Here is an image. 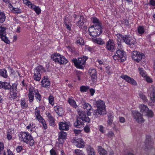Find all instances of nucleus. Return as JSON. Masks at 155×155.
Wrapping results in <instances>:
<instances>
[{"label": "nucleus", "mask_w": 155, "mask_h": 155, "mask_svg": "<svg viewBox=\"0 0 155 155\" xmlns=\"http://www.w3.org/2000/svg\"><path fill=\"white\" fill-rule=\"evenodd\" d=\"M79 119H77L76 122L74 124V126L78 128H80L83 126V121L89 123L90 119L88 116H86L84 112H78Z\"/></svg>", "instance_id": "f257e3e1"}, {"label": "nucleus", "mask_w": 155, "mask_h": 155, "mask_svg": "<svg viewBox=\"0 0 155 155\" xmlns=\"http://www.w3.org/2000/svg\"><path fill=\"white\" fill-rule=\"evenodd\" d=\"M20 140L21 141L25 142L32 146L34 143V140L31 135L28 133L21 132L19 135Z\"/></svg>", "instance_id": "f03ea898"}, {"label": "nucleus", "mask_w": 155, "mask_h": 155, "mask_svg": "<svg viewBox=\"0 0 155 155\" xmlns=\"http://www.w3.org/2000/svg\"><path fill=\"white\" fill-rule=\"evenodd\" d=\"M88 30L89 35L94 38L99 36L102 32L101 25H98L91 26Z\"/></svg>", "instance_id": "7ed1b4c3"}, {"label": "nucleus", "mask_w": 155, "mask_h": 155, "mask_svg": "<svg viewBox=\"0 0 155 155\" xmlns=\"http://www.w3.org/2000/svg\"><path fill=\"white\" fill-rule=\"evenodd\" d=\"M51 57L55 62L60 64H65L68 62V61L64 56L59 53H55L52 55Z\"/></svg>", "instance_id": "20e7f679"}, {"label": "nucleus", "mask_w": 155, "mask_h": 155, "mask_svg": "<svg viewBox=\"0 0 155 155\" xmlns=\"http://www.w3.org/2000/svg\"><path fill=\"white\" fill-rule=\"evenodd\" d=\"M113 58L114 60L120 62H124L126 59L125 52L123 50L120 49L117 51L116 54L113 56Z\"/></svg>", "instance_id": "39448f33"}, {"label": "nucleus", "mask_w": 155, "mask_h": 155, "mask_svg": "<svg viewBox=\"0 0 155 155\" xmlns=\"http://www.w3.org/2000/svg\"><path fill=\"white\" fill-rule=\"evenodd\" d=\"M88 58L86 56H83L82 58H80L78 60L74 59L72 60L75 66L77 68L82 69L85 66V63Z\"/></svg>", "instance_id": "423d86ee"}, {"label": "nucleus", "mask_w": 155, "mask_h": 155, "mask_svg": "<svg viewBox=\"0 0 155 155\" xmlns=\"http://www.w3.org/2000/svg\"><path fill=\"white\" fill-rule=\"evenodd\" d=\"M45 72L44 68L41 66H38L35 70L33 76L34 79L37 81L41 79V73Z\"/></svg>", "instance_id": "0eeeda50"}, {"label": "nucleus", "mask_w": 155, "mask_h": 155, "mask_svg": "<svg viewBox=\"0 0 155 155\" xmlns=\"http://www.w3.org/2000/svg\"><path fill=\"white\" fill-rule=\"evenodd\" d=\"M95 104L97 107L96 113L99 114H103L105 111V107L104 101L99 100L95 101Z\"/></svg>", "instance_id": "6e6552de"}, {"label": "nucleus", "mask_w": 155, "mask_h": 155, "mask_svg": "<svg viewBox=\"0 0 155 155\" xmlns=\"http://www.w3.org/2000/svg\"><path fill=\"white\" fill-rule=\"evenodd\" d=\"M23 2L24 4L35 11L37 15H38L41 13V9L38 6L31 3L28 0H23Z\"/></svg>", "instance_id": "1a4fd4ad"}, {"label": "nucleus", "mask_w": 155, "mask_h": 155, "mask_svg": "<svg viewBox=\"0 0 155 155\" xmlns=\"http://www.w3.org/2000/svg\"><path fill=\"white\" fill-rule=\"evenodd\" d=\"M145 58V55L143 54H140V53L137 51H134L132 55V58L133 59L138 62L141 59H144Z\"/></svg>", "instance_id": "9d476101"}, {"label": "nucleus", "mask_w": 155, "mask_h": 155, "mask_svg": "<svg viewBox=\"0 0 155 155\" xmlns=\"http://www.w3.org/2000/svg\"><path fill=\"white\" fill-rule=\"evenodd\" d=\"M125 40L124 41L125 42L127 45H129V47L131 48H135L136 46L137 42L135 39H130L129 35H127L125 37Z\"/></svg>", "instance_id": "9b49d317"}, {"label": "nucleus", "mask_w": 155, "mask_h": 155, "mask_svg": "<svg viewBox=\"0 0 155 155\" xmlns=\"http://www.w3.org/2000/svg\"><path fill=\"white\" fill-rule=\"evenodd\" d=\"M153 143V142L151 139V136L149 135L146 136L145 142V147L148 149L151 148L152 147Z\"/></svg>", "instance_id": "f8f14e48"}, {"label": "nucleus", "mask_w": 155, "mask_h": 155, "mask_svg": "<svg viewBox=\"0 0 155 155\" xmlns=\"http://www.w3.org/2000/svg\"><path fill=\"white\" fill-rule=\"evenodd\" d=\"M134 117L136 121L139 123H143L144 120L142 117V115L139 112L137 111L134 112Z\"/></svg>", "instance_id": "ddd939ff"}, {"label": "nucleus", "mask_w": 155, "mask_h": 155, "mask_svg": "<svg viewBox=\"0 0 155 155\" xmlns=\"http://www.w3.org/2000/svg\"><path fill=\"white\" fill-rule=\"evenodd\" d=\"M120 77L132 85H136L137 84L136 82L133 78L126 75H122L120 76Z\"/></svg>", "instance_id": "4468645a"}, {"label": "nucleus", "mask_w": 155, "mask_h": 155, "mask_svg": "<svg viewBox=\"0 0 155 155\" xmlns=\"http://www.w3.org/2000/svg\"><path fill=\"white\" fill-rule=\"evenodd\" d=\"M89 73L90 74L93 81V83H95L96 80V71L94 68H90L89 70Z\"/></svg>", "instance_id": "2eb2a0df"}, {"label": "nucleus", "mask_w": 155, "mask_h": 155, "mask_svg": "<svg viewBox=\"0 0 155 155\" xmlns=\"http://www.w3.org/2000/svg\"><path fill=\"white\" fill-rule=\"evenodd\" d=\"M70 123L65 121L61 122L59 123V129L60 130H68L69 129Z\"/></svg>", "instance_id": "dca6fc26"}, {"label": "nucleus", "mask_w": 155, "mask_h": 155, "mask_svg": "<svg viewBox=\"0 0 155 155\" xmlns=\"http://www.w3.org/2000/svg\"><path fill=\"white\" fill-rule=\"evenodd\" d=\"M107 49L111 52H114L115 50L114 42L112 39H110L107 42Z\"/></svg>", "instance_id": "f3484780"}, {"label": "nucleus", "mask_w": 155, "mask_h": 155, "mask_svg": "<svg viewBox=\"0 0 155 155\" xmlns=\"http://www.w3.org/2000/svg\"><path fill=\"white\" fill-rule=\"evenodd\" d=\"M73 143L77 147L79 148H83L84 146V141L81 138L75 140L73 141Z\"/></svg>", "instance_id": "a211bd4d"}, {"label": "nucleus", "mask_w": 155, "mask_h": 155, "mask_svg": "<svg viewBox=\"0 0 155 155\" xmlns=\"http://www.w3.org/2000/svg\"><path fill=\"white\" fill-rule=\"evenodd\" d=\"M34 91L35 88L33 87H31L29 88L28 97L29 99V101L30 103L32 102L34 100Z\"/></svg>", "instance_id": "6ab92c4d"}, {"label": "nucleus", "mask_w": 155, "mask_h": 155, "mask_svg": "<svg viewBox=\"0 0 155 155\" xmlns=\"http://www.w3.org/2000/svg\"><path fill=\"white\" fill-rule=\"evenodd\" d=\"M86 22V20L83 16L79 17L78 20L76 22L77 25L80 28H82Z\"/></svg>", "instance_id": "aec40b11"}, {"label": "nucleus", "mask_w": 155, "mask_h": 155, "mask_svg": "<svg viewBox=\"0 0 155 155\" xmlns=\"http://www.w3.org/2000/svg\"><path fill=\"white\" fill-rule=\"evenodd\" d=\"M83 108L84 110H86L87 111V115H91V113L90 111L92 110V109L91 106L89 104L86 103L83 105Z\"/></svg>", "instance_id": "412c9836"}, {"label": "nucleus", "mask_w": 155, "mask_h": 155, "mask_svg": "<svg viewBox=\"0 0 155 155\" xmlns=\"http://www.w3.org/2000/svg\"><path fill=\"white\" fill-rule=\"evenodd\" d=\"M127 35H124L120 34H117L116 35V36L118 42H124V41L125 40V37L127 36Z\"/></svg>", "instance_id": "4be33fe9"}, {"label": "nucleus", "mask_w": 155, "mask_h": 155, "mask_svg": "<svg viewBox=\"0 0 155 155\" xmlns=\"http://www.w3.org/2000/svg\"><path fill=\"white\" fill-rule=\"evenodd\" d=\"M54 110L59 116H61L64 112L63 108L60 106L57 105L54 106Z\"/></svg>", "instance_id": "5701e85b"}, {"label": "nucleus", "mask_w": 155, "mask_h": 155, "mask_svg": "<svg viewBox=\"0 0 155 155\" xmlns=\"http://www.w3.org/2000/svg\"><path fill=\"white\" fill-rule=\"evenodd\" d=\"M42 87H47L50 85V82L47 78L44 77L41 82Z\"/></svg>", "instance_id": "b1692460"}, {"label": "nucleus", "mask_w": 155, "mask_h": 155, "mask_svg": "<svg viewBox=\"0 0 155 155\" xmlns=\"http://www.w3.org/2000/svg\"><path fill=\"white\" fill-rule=\"evenodd\" d=\"M87 155H95V153L94 149L90 146L86 148Z\"/></svg>", "instance_id": "393cba45"}, {"label": "nucleus", "mask_w": 155, "mask_h": 155, "mask_svg": "<svg viewBox=\"0 0 155 155\" xmlns=\"http://www.w3.org/2000/svg\"><path fill=\"white\" fill-rule=\"evenodd\" d=\"M150 94V99L152 102L155 104V87H152Z\"/></svg>", "instance_id": "a878e982"}, {"label": "nucleus", "mask_w": 155, "mask_h": 155, "mask_svg": "<svg viewBox=\"0 0 155 155\" xmlns=\"http://www.w3.org/2000/svg\"><path fill=\"white\" fill-rule=\"evenodd\" d=\"M68 103L71 106L75 109L77 108L78 107V106L76 104V102L74 100L72 99V97H70L69 98Z\"/></svg>", "instance_id": "bb28decb"}, {"label": "nucleus", "mask_w": 155, "mask_h": 155, "mask_svg": "<svg viewBox=\"0 0 155 155\" xmlns=\"http://www.w3.org/2000/svg\"><path fill=\"white\" fill-rule=\"evenodd\" d=\"M18 91L16 90V89L12 90L10 92V95L9 96V97L10 98H12L14 99L16 98Z\"/></svg>", "instance_id": "cd10ccee"}, {"label": "nucleus", "mask_w": 155, "mask_h": 155, "mask_svg": "<svg viewBox=\"0 0 155 155\" xmlns=\"http://www.w3.org/2000/svg\"><path fill=\"white\" fill-rule=\"evenodd\" d=\"M67 136L66 133L65 132L61 131L59 133V140L60 141L61 140H62V141L61 143H62L63 140L65 139Z\"/></svg>", "instance_id": "c85d7f7f"}, {"label": "nucleus", "mask_w": 155, "mask_h": 155, "mask_svg": "<svg viewBox=\"0 0 155 155\" xmlns=\"http://www.w3.org/2000/svg\"><path fill=\"white\" fill-rule=\"evenodd\" d=\"M38 121L42 124L44 129H46L47 128V126L45 120L41 117L37 119Z\"/></svg>", "instance_id": "c756f323"}, {"label": "nucleus", "mask_w": 155, "mask_h": 155, "mask_svg": "<svg viewBox=\"0 0 155 155\" xmlns=\"http://www.w3.org/2000/svg\"><path fill=\"white\" fill-rule=\"evenodd\" d=\"M92 40L94 43H97L101 45H102L104 44V41L100 38H97L96 39L93 38Z\"/></svg>", "instance_id": "7c9ffc66"}, {"label": "nucleus", "mask_w": 155, "mask_h": 155, "mask_svg": "<svg viewBox=\"0 0 155 155\" xmlns=\"http://www.w3.org/2000/svg\"><path fill=\"white\" fill-rule=\"evenodd\" d=\"M34 93H35V96L37 99L38 102H39L41 99V95L39 93L38 90L37 89H35Z\"/></svg>", "instance_id": "2f4dec72"}, {"label": "nucleus", "mask_w": 155, "mask_h": 155, "mask_svg": "<svg viewBox=\"0 0 155 155\" xmlns=\"http://www.w3.org/2000/svg\"><path fill=\"white\" fill-rule=\"evenodd\" d=\"M40 108L39 107H37L35 109V118L36 119L41 117L40 114Z\"/></svg>", "instance_id": "473e14b6"}, {"label": "nucleus", "mask_w": 155, "mask_h": 155, "mask_svg": "<svg viewBox=\"0 0 155 155\" xmlns=\"http://www.w3.org/2000/svg\"><path fill=\"white\" fill-rule=\"evenodd\" d=\"M0 76L6 78L8 76L7 71L4 69H0Z\"/></svg>", "instance_id": "72a5a7b5"}, {"label": "nucleus", "mask_w": 155, "mask_h": 155, "mask_svg": "<svg viewBox=\"0 0 155 155\" xmlns=\"http://www.w3.org/2000/svg\"><path fill=\"white\" fill-rule=\"evenodd\" d=\"M76 43L80 45L84 44V41L83 39L81 37H78L76 39Z\"/></svg>", "instance_id": "f704fd0d"}, {"label": "nucleus", "mask_w": 155, "mask_h": 155, "mask_svg": "<svg viewBox=\"0 0 155 155\" xmlns=\"http://www.w3.org/2000/svg\"><path fill=\"white\" fill-rule=\"evenodd\" d=\"M113 113L111 111L109 114V115H108V120L107 122L108 124H111L112 123V122L113 120L114 117L113 116Z\"/></svg>", "instance_id": "c9c22d12"}, {"label": "nucleus", "mask_w": 155, "mask_h": 155, "mask_svg": "<svg viewBox=\"0 0 155 155\" xmlns=\"http://www.w3.org/2000/svg\"><path fill=\"white\" fill-rule=\"evenodd\" d=\"M6 28L5 27L0 26V36L6 35Z\"/></svg>", "instance_id": "e433bc0d"}, {"label": "nucleus", "mask_w": 155, "mask_h": 155, "mask_svg": "<svg viewBox=\"0 0 155 155\" xmlns=\"http://www.w3.org/2000/svg\"><path fill=\"white\" fill-rule=\"evenodd\" d=\"M140 111L142 112H145L148 111V108L147 106L144 104H141L139 107Z\"/></svg>", "instance_id": "4c0bfd02"}, {"label": "nucleus", "mask_w": 155, "mask_h": 155, "mask_svg": "<svg viewBox=\"0 0 155 155\" xmlns=\"http://www.w3.org/2000/svg\"><path fill=\"white\" fill-rule=\"evenodd\" d=\"M2 40L5 43L9 44L10 43V41L8 40V38L6 36V35H4L1 36H0Z\"/></svg>", "instance_id": "58836bf2"}, {"label": "nucleus", "mask_w": 155, "mask_h": 155, "mask_svg": "<svg viewBox=\"0 0 155 155\" xmlns=\"http://www.w3.org/2000/svg\"><path fill=\"white\" fill-rule=\"evenodd\" d=\"M98 150L99 153L101 155H106L107 153L106 151L102 147L98 146Z\"/></svg>", "instance_id": "ea45409f"}, {"label": "nucleus", "mask_w": 155, "mask_h": 155, "mask_svg": "<svg viewBox=\"0 0 155 155\" xmlns=\"http://www.w3.org/2000/svg\"><path fill=\"white\" fill-rule=\"evenodd\" d=\"M20 104L22 108H25L28 107V105L26 104L24 98H22L21 100Z\"/></svg>", "instance_id": "a19ab883"}, {"label": "nucleus", "mask_w": 155, "mask_h": 155, "mask_svg": "<svg viewBox=\"0 0 155 155\" xmlns=\"http://www.w3.org/2000/svg\"><path fill=\"white\" fill-rule=\"evenodd\" d=\"M35 126L34 124L32 123H30L28 125L26 128L27 129H30L31 131H34L35 130Z\"/></svg>", "instance_id": "79ce46f5"}, {"label": "nucleus", "mask_w": 155, "mask_h": 155, "mask_svg": "<svg viewBox=\"0 0 155 155\" xmlns=\"http://www.w3.org/2000/svg\"><path fill=\"white\" fill-rule=\"evenodd\" d=\"M139 73L144 78L147 75L146 72L143 70V68H138Z\"/></svg>", "instance_id": "37998d69"}, {"label": "nucleus", "mask_w": 155, "mask_h": 155, "mask_svg": "<svg viewBox=\"0 0 155 155\" xmlns=\"http://www.w3.org/2000/svg\"><path fill=\"white\" fill-rule=\"evenodd\" d=\"M74 153L76 155H85L83 151L79 149L75 150Z\"/></svg>", "instance_id": "c03bdc74"}, {"label": "nucleus", "mask_w": 155, "mask_h": 155, "mask_svg": "<svg viewBox=\"0 0 155 155\" xmlns=\"http://www.w3.org/2000/svg\"><path fill=\"white\" fill-rule=\"evenodd\" d=\"M91 20L93 21V23L94 24V25H101L99 20L97 18L93 17L91 18Z\"/></svg>", "instance_id": "a18cd8bd"}, {"label": "nucleus", "mask_w": 155, "mask_h": 155, "mask_svg": "<svg viewBox=\"0 0 155 155\" xmlns=\"http://www.w3.org/2000/svg\"><path fill=\"white\" fill-rule=\"evenodd\" d=\"M12 12L14 13L19 14L21 12L22 10L21 9L19 8H14Z\"/></svg>", "instance_id": "49530a36"}, {"label": "nucleus", "mask_w": 155, "mask_h": 155, "mask_svg": "<svg viewBox=\"0 0 155 155\" xmlns=\"http://www.w3.org/2000/svg\"><path fill=\"white\" fill-rule=\"evenodd\" d=\"M138 33L141 34H143L144 32V28L143 26H139L138 27Z\"/></svg>", "instance_id": "de8ad7c7"}, {"label": "nucleus", "mask_w": 155, "mask_h": 155, "mask_svg": "<svg viewBox=\"0 0 155 155\" xmlns=\"http://www.w3.org/2000/svg\"><path fill=\"white\" fill-rule=\"evenodd\" d=\"M49 103L52 106L54 105V97L50 95L48 98Z\"/></svg>", "instance_id": "09e8293b"}, {"label": "nucleus", "mask_w": 155, "mask_h": 155, "mask_svg": "<svg viewBox=\"0 0 155 155\" xmlns=\"http://www.w3.org/2000/svg\"><path fill=\"white\" fill-rule=\"evenodd\" d=\"M89 89L88 87L83 86L80 87V90L82 92H84L87 91Z\"/></svg>", "instance_id": "8fccbe9b"}, {"label": "nucleus", "mask_w": 155, "mask_h": 155, "mask_svg": "<svg viewBox=\"0 0 155 155\" xmlns=\"http://www.w3.org/2000/svg\"><path fill=\"white\" fill-rule=\"evenodd\" d=\"M3 87L5 89H9L11 87V86L9 83L3 82Z\"/></svg>", "instance_id": "3c124183"}, {"label": "nucleus", "mask_w": 155, "mask_h": 155, "mask_svg": "<svg viewBox=\"0 0 155 155\" xmlns=\"http://www.w3.org/2000/svg\"><path fill=\"white\" fill-rule=\"evenodd\" d=\"M46 114L47 117L49 119L50 121L52 123H54V119L51 114L49 113H47Z\"/></svg>", "instance_id": "603ef678"}, {"label": "nucleus", "mask_w": 155, "mask_h": 155, "mask_svg": "<svg viewBox=\"0 0 155 155\" xmlns=\"http://www.w3.org/2000/svg\"><path fill=\"white\" fill-rule=\"evenodd\" d=\"M146 113H147V115L149 117H152L153 116V111L151 110H149V109H148V111Z\"/></svg>", "instance_id": "864d4df0"}, {"label": "nucleus", "mask_w": 155, "mask_h": 155, "mask_svg": "<svg viewBox=\"0 0 155 155\" xmlns=\"http://www.w3.org/2000/svg\"><path fill=\"white\" fill-rule=\"evenodd\" d=\"M139 96L144 101L146 102L147 101V99L146 96L143 94H139Z\"/></svg>", "instance_id": "5fc2aeb1"}, {"label": "nucleus", "mask_w": 155, "mask_h": 155, "mask_svg": "<svg viewBox=\"0 0 155 155\" xmlns=\"http://www.w3.org/2000/svg\"><path fill=\"white\" fill-rule=\"evenodd\" d=\"M50 155H58L57 152L53 149H52L50 151Z\"/></svg>", "instance_id": "6e6d98bb"}, {"label": "nucleus", "mask_w": 155, "mask_h": 155, "mask_svg": "<svg viewBox=\"0 0 155 155\" xmlns=\"http://www.w3.org/2000/svg\"><path fill=\"white\" fill-rule=\"evenodd\" d=\"M107 136H108V137L112 139L114 136V134L113 131H109L107 134Z\"/></svg>", "instance_id": "4d7b16f0"}, {"label": "nucleus", "mask_w": 155, "mask_h": 155, "mask_svg": "<svg viewBox=\"0 0 155 155\" xmlns=\"http://www.w3.org/2000/svg\"><path fill=\"white\" fill-rule=\"evenodd\" d=\"M85 49L86 51H89L91 52H92L93 51V49L91 47L88 45H85Z\"/></svg>", "instance_id": "13d9d810"}, {"label": "nucleus", "mask_w": 155, "mask_h": 155, "mask_svg": "<svg viewBox=\"0 0 155 155\" xmlns=\"http://www.w3.org/2000/svg\"><path fill=\"white\" fill-rule=\"evenodd\" d=\"M16 132V131L14 129L12 128L9 129L8 130V133L10 134H14Z\"/></svg>", "instance_id": "bf43d9fd"}, {"label": "nucleus", "mask_w": 155, "mask_h": 155, "mask_svg": "<svg viewBox=\"0 0 155 155\" xmlns=\"http://www.w3.org/2000/svg\"><path fill=\"white\" fill-rule=\"evenodd\" d=\"M84 130L85 132L87 133H89L90 130V127L88 126H86L84 128Z\"/></svg>", "instance_id": "052dcab7"}, {"label": "nucleus", "mask_w": 155, "mask_h": 155, "mask_svg": "<svg viewBox=\"0 0 155 155\" xmlns=\"http://www.w3.org/2000/svg\"><path fill=\"white\" fill-rule=\"evenodd\" d=\"M22 150V147L21 146H18L16 148V150L17 152H20Z\"/></svg>", "instance_id": "680f3d73"}, {"label": "nucleus", "mask_w": 155, "mask_h": 155, "mask_svg": "<svg viewBox=\"0 0 155 155\" xmlns=\"http://www.w3.org/2000/svg\"><path fill=\"white\" fill-rule=\"evenodd\" d=\"M144 78L146 81L148 82L151 83L152 82L151 78L147 75Z\"/></svg>", "instance_id": "e2e57ef3"}, {"label": "nucleus", "mask_w": 155, "mask_h": 155, "mask_svg": "<svg viewBox=\"0 0 155 155\" xmlns=\"http://www.w3.org/2000/svg\"><path fill=\"white\" fill-rule=\"evenodd\" d=\"M65 25L66 28L69 30H70L71 29V24H67L66 22H65Z\"/></svg>", "instance_id": "0e129e2a"}, {"label": "nucleus", "mask_w": 155, "mask_h": 155, "mask_svg": "<svg viewBox=\"0 0 155 155\" xmlns=\"http://www.w3.org/2000/svg\"><path fill=\"white\" fill-rule=\"evenodd\" d=\"M149 4L150 5L155 6V0H150L149 2Z\"/></svg>", "instance_id": "69168bd1"}, {"label": "nucleus", "mask_w": 155, "mask_h": 155, "mask_svg": "<svg viewBox=\"0 0 155 155\" xmlns=\"http://www.w3.org/2000/svg\"><path fill=\"white\" fill-rule=\"evenodd\" d=\"M74 133L76 134V135L79 134H80L81 133V130H80L74 129Z\"/></svg>", "instance_id": "338daca9"}, {"label": "nucleus", "mask_w": 155, "mask_h": 155, "mask_svg": "<svg viewBox=\"0 0 155 155\" xmlns=\"http://www.w3.org/2000/svg\"><path fill=\"white\" fill-rule=\"evenodd\" d=\"M99 130L102 133L104 132L105 130L103 126L101 125L100 126Z\"/></svg>", "instance_id": "774afa93"}]
</instances>
